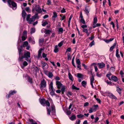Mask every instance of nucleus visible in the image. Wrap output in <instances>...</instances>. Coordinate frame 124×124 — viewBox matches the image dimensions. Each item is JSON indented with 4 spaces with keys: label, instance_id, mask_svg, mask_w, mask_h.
<instances>
[{
    "label": "nucleus",
    "instance_id": "nucleus-1",
    "mask_svg": "<svg viewBox=\"0 0 124 124\" xmlns=\"http://www.w3.org/2000/svg\"><path fill=\"white\" fill-rule=\"evenodd\" d=\"M30 52L25 51V53L23 56L21 57V61H22L23 59L25 58L26 60L30 62H31L30 58Z\"/></svg>",
    "mask_w": 124,
    "mask_h": 124
},
{
    "label": "nucleus",
    "instance_id": "nucleus-2",
    "mask_svg": "<svg viewBox=\"0 0 124 124\" xmlns=\"http://www.w3.org/2000/svg\"><path fill=\"white\" fill-rule=\"evenodd\" d=\"M17 48L19 56L18 60L20 62L21 61V57H22V56H23L25 53V51L26 50H23L22 46H20V47H18Z\"/></svg>",
    "mask_w": 124,
    "mask_h": 124
},
{
    "label": "nucleus",
    "instance_id": "nucleus-3",
    "mask_svg": "<svg viewBox=\"0 0 124 124\" xmlns=\"http://www.w3.org/2000/svg\"><path fill=\"white\" fill-rule=\"evenodd\" d=\"M7 1L9 6L13 9H15L16 8L17 4L16 2L11 0H8Z\"/></svg>",
    "mask_w": 124,
    "mask_h": 124
},
{
    "label": "nucleus",
    "instance_id": "nucleus-4",
    "mask_svg": "<svg viewBox=\"0 0 124 124\" xmlns=\"http://www.w3.org/2000/svg\"><path fill=\"white\" fill-rule=\"evenodd\" d=\"M40 85V88L41 90H45L46 84V82L44 79L41 81Z\"/></svg>",
    "mask_w": 124,
    "mask_h": 124
},
{
    "label": "nucleus",
    "instance_id": "nucleus-5",
    "mask_svg": "<svg viewBox=\"0 0 124 124\" xmlns=\"http://www.w3.org/2000/svg\"><path fill=\"white\" fill-rule=\"evenodd\" d=\"M44 72V73L49 78H52L53 77V74L51 71L46 70H45Z\"/></svg>",
    "mask_w": 124,
    "mask_h": 124
},
{
    "label": "nucleus",
    "instance_id": "nucleus-6",
    "mask_svg": "<svg viewBox=\"0 0 124 124\" xmlns=\"http://www.w3.org/2000/svg\"><path fill=\"white\" fill-rule=\"evenodd\" d=\"M35 10L38 13H40L42 12L41 8L39 5L35 4Z\"/></svg>",
    "mask_w": 124,
    "mask_h": 124
},
{
    "label": "nucleus",
    "instance_id": "nucleus-7",
    "mask_svg": "<svg viewBox=\"0 0 124 124\" xmlns=\"http://www.w3.org/2000/svg\"><path fill=\"white\" fill-rule=\"evenodd\" d=\"M90 9L89 6L86 5L85 7V9L84 11L86 13V14L88 16L90 11Z\"/></svg>",
    "mask_w": 124,
    "mask_h": 124
},
{
    "label": "nucleus",
    "instance_id": "nucleus-8",
    "mask_svg": "<svg viewBox=\"0 0 124 124\" xmlns=\"http://www.w3.org/2000/svg\"><path fill=\"white\" fill-rule=\"evenodd\" d=\"M56 84L58 89L61 88L63 85L60 81H56Z\"/></svg>",
    "mask_w": 124,
    "mask_h": 124
},
{
    "label": "nucleus",
    "instance_id": "nucleus-9",
    "mask_svg": "<svg viewBox=\"0 0 124 124\" xmlns=\"http://www.w3.org/2000/svg\"><path fill=\"white\" fill-rule=\"evenodd\" d=\"M99 69H101L104 67L105 66V64L103 62L101 63H98L97 64Z\"/></svg>",
    "mask_w": 124,
    "mask_h": 124
},
{
    "label": "nucleus",
    "instance_id": "nucleus-10",
    "mask_svg": "<svg viewBox=\"0 0 124 124\" xmlns=\"http://www.w3.org/2000/svg\"><path fill=\"white\" fill-rule=\"evenodd\" d=\"M46 65L47 66H48V64L46 62H43V61L41 62V66L42 68L43 69L44 71L45 70H46V69L45 68V67Z\"/></svg>",
    "mask_w": 124,
    "mask_h": 124
},
{
    "label": "nucleus",
    "instance_id": "nucleus-11",
    "mask_svg": "<svg viewBox=\"0 0 124 124\" xmlns=\"http://www.w3.org/2000/svg\"><path fill=\"white\" fill-rule=\"evenodd\" d=\"M57 13L56 12H53V15L52 18V19L54 21H55V18L57 17Z\"/></svg>",
    "mask_w": 124,
    "mask_h": 124
},
{
    "label": "nucleus",
    "instance_id": "nucleus-12",
    "mask_svg": "<svg viewBox=\"0 0 124 124\" xmlns=\"http://www.w3.org/2000/svg\"><path fill=\"white\" fill-rule=\"evenodd\" d=\"M28 41L29 43H31L32 44H35V42L33 38L29 37L28 38Z\"/></svg>",
    "mask_w": 124,
    "mask_h": 124
},
{
    "label": "nucleus",
    "instance_id": "nucleus-13",
    "mask_svg": "<svg viewBox=\"0 0 124 124\" xmlns=\"http://www.w3.org/2000/svg\"><path fill=\"white\" fill-rule=\"evenodd\" d=\"M26 15L27 14L25 11L24 10H23L22 12V16L24 19H25L26 16Z\"/></svg>",
    "mask_w": 124,
    "mask_h": 124
},
{
    "label": "nucleus",
    "instance_id": "nucleus-14",
    "mask_svg": "<svg viewBox=\"0 0 124 124\" xmlns=\"http://www.w3.org/2000/svg\"><path fill=\"white\" fill-rule=\"evenodd\" d=\"M61 91L62 94H63L64 93L65 91V90L66 88V87L64 85H63L61 87Z\"/></svg>",
    "mask_w": 124,
    "mask_h": 124
},
{
    "label": "nucleus",
    "instance_id": "nucleus-15",
    "mask_svg": "<svg viewBox=\"0 0 124 124\" xmlns=\"http://www.w3.org/2000/svg\"><path fill=\"white\" fill-rule=\"evenodd\" d=\"M34 18L32 16V17L30 18L27 21L29 24H31L35 20Z\"/></svg>",
    "mask_w": 124,
    "mask_h": 124
},
{
    "label": "nucleus",
    "instance_id": "nucleus-16",
    "mask_svg": "<svg viewBox=\"0 0 124 124\" xmlns=\"http://www.w3.org/2000/svg\"><path fill=\"white\" fill-rule=\"evenodd\" d=\"M94 78H91L90 79V84L91 85L92 87L93 88H94V87L93 85V83H94Z\"/></svg>",
    "mask_w": 124,
    "mask_h": 124
},
{
    "label": "nucleus",
    "instance_id": "nucleus-17",
    "mask_svg": "<svg viewBox=\"0 0 124 124\" xmlns=\"http://www.w3.org/2000/svg\"><path fill=\"white\" fill-rule=\"evenodd\" d=\"M28 121L30 122L31 124H38L35 122V121L33 119H29Z\"/></svg>",
    "mask_w": 124,
    "mask_h": 124
},
{
    "label": "nucleus",
    "instance_id": "nucleus-18",
    "mask_svg": "<svg viewBox=\"0 0 124 124\" xmlns=\"http://www.w3.org/2000/svg\"><path fill=\"white\" fill-rule=\"evenodd\" d=\"M54 51L55 53H57L59 51V49L57 45H56L55 46Z\"/></svg>",
    "mask_w": 124,
    "mask_h": 124
},
{
    "label": "nucleus",
    "instance_id": "nucleus-19",
    "mask_svg": "<svg viewBox=\"0 0 124 124\" xmlns=\"http://www.w3.org/2000/svg\"><path fill=\"white\" fill-rule=\"evenodd\" d=\"M109 80L112 81V82H116L117 81V78H108Z\"/></svg>",
    "mask_w": 124,
    "mask_h": 124
},
{
    "label": "nucleus",
    "instance_id": "nucleus-20",
    "mask_svg": "<svg viewBox=\"0 0 124 124\" xmlns=\"http://www.w3.org/2000/svg\"><path fill=\"white\" fill-rule=\"evenodd\" d=\"M34 68L33 71L36 73L39 71V70L38 68L36 66H34L33 67Z\"/></svg>",
    "mask_w": 124,
    "mask_h": 124
},
{
    "label": "nucleus",
    "instance_id": "nucleus-21",
    "mask_svg": "<svg viewBox=\"0 0 124 124\" xmlns=\"http://www.w3.org/2000/svg\"><path fill=\"white\" fill-rule=\"evenodd\" d=\"M96 108H90L89 109V113H91L93 112L94 111H96Z\"/></svg>",
    "mask_w": 124,
    "mask_h": 124
},
{
    "label": "nucleus",
    "instance_id": "nucleus-22",
    "mask_svg": "<svg viewBox=\"0 0 124 124\" xmlns=\"http://www.w3.org/2000/svg\"><path fill=\"white\" fill-rule=\"evenodd\" d=\"M93 24V28H95L96 27L100 26L101 25V24L100 23H97V24Z\"/></svg>",
    "mask_w": 124,
    "mask_h": 124
},
{
    "label": "nucleus",
    "instance_id": "nucleus-23",
    "mask_svg": "<svg viewBox=\"0 0 124 124\" xmlns=\"http://www.w3.org/2000/svg\"><path fill=\"white\" fill-rule=\"evenodd\" d=\"M119 53V50L118 49H117L116 50V56L118 58H120V56Z\"/></svg>",
    "mask_w": 124,
    "mask_h": 124
},
{
    "label": "nucleus",
    "instance_id": "nucleus-24",
    "mask_svg": "<svg viewBox=\"0 0 124 124\" xmlns=\"http://www.w3.org/2000/svg\"><path fill=\"white\" fill-rule=\"evenodd\" d=\"M46 101L44 99H41L40 101V103L42 104H45Z\"/></svg>",
    "mask_w": 124,
    "mask_h": 124
},
{
    "label": "nucleus",
    "instance_id": "nucleus-25",
    "mask_svg": "<svg viewBox=\"0 0 124 124\" xmlns=\"http://www.w3.org/2000/svg\"><path fill=\"white\" fill-rule=\"evenodd\" d=\"M76 77L78 78H83L84 77L83 75L79 73L77 74V75Z\"/></svg>",
    "mask_w": 124,
    "mask_h": 124
},
{
    "label": "nucleus",
    "instance_id": "nucleus-26",
    "mask_svg": "<svg viewBox=\"0 0 124 124\" xmlns=\"http://www.w3.org/2000/svg\"><path fill=\"white\" fill-rule=\"evenodd\" d=\"M116 43H115L113 46L110 47V51H112L113 50V49L116 46Z\"/></svg>",
    "mask_w": 124,
    "mask_h": 124
},
{
    "label": "nucleus",
    "instance_id": "nucleus-27",
    "mask_svg": "<svg viewBox=\"0 0 124 124\" xmlns=\"http://www.w3.org/2000/svg\"><path fill=\"white\" fill-rule=\"evenodd\" d=\"M97 22V17H95L93 19V24H96Z\"/></svg>",
    "mask_w": 124,
    "mask_h": 124
},
{
    "label": "nucleus",
    "instance_id": "nucleus-28",
    "mask_svg": "<svg viewBox=\"0 0 124 124\" xmlns=\"http://www.w3.org/2000/svg\"><path fill=\"white\" fill-rule=\"evenodd\" d=\"M67 57H68V60H71V55L70 54V53H67Z\"/></svg>",
    "mask_w": 124,
    "mask_h": 124
},
{
    "label": "nucleus",
    "instance_id": "nucleus-29",
    "mask_svg": "<svg viewBox=\"0 0 124 124\" xmlns=\"http://www.w3.org/2000/svg\"><path fill=\"white\" fill-rule=\"evenodd\" d=\"M114 39V38H110L109 39L106 40L105 41L107 43H108L110 42L113 40Z\"/></svg>",
    "mask_w": 124,
    "mask_h": 124
},
{
    "label": "nucleus",
    "instance_id": "nucleus-30",
    "mask_svg": "<svg viewBox=\"0 0 124 124\" xmlns=\"http://www.w3.org/2000/svg\"><path fill=\"white\" fill-rule=\"evenodd\" d=\"M35 31V29L34 28H31L30 33L32 34L34 33Z\"/></svg>",
    "mask_w": 124,
    "mask_h": 124
},
{
    "label": "nucleus",
    "instance_id": "nucleus-31",
    "mask_svg": "<svg viewBox=\"0 0 124 124\" xmlns=\"http://www.w3.org/2000/svg\"><path fill=\"white\" fill-rule=\"evenodd\" d=\"M38 13L36 12L35 13V14L32 16L35 19L37 17L38 18Z\"/></svg>",
    "mask_w": 124,
    "mask_h": 124
},
{
    "label": "nucleus",
    "instance_id": "nucleus-32",
    "mask_svg": "<svg viewBox=\"0 0 124 124\" xmlns=\"http://www.w3.org/2000/svg\"><path fill=\"white\" fill-rule=\"evenodd\" d=\"M49 88H50V90H53V84L52 82H51L50 83V86H49Z\"/></svg>",
    "mask_w": 124,
    "mask_h": 124
},
{
    "label": "nucleus",
    "instance_id": "nucleus-33",
    "mask_svg": "<svg viewBox=\"0 0 124 124\" xmlns=\"http://www.w3.org/2000/svg\"><path fill=\"white\" fill-rule=\"evenodd\" d=\"M75 56H74L72 59V65L74 66L75 67H76V66L75 65L74 62V60L75 59Z\"/></svg>",
    "mask_w": 124,
    "mask_h": 124
},
{
    "label": "nucleus",
    "instance_id": "nucleus-34",
    "mask_svg": "<svg viewBox=\"0 0 124 124\" xmlns=\"http://www.w3.org/2000/svg\"><path fill=\"white\" fill-rule=\"evenodd\" d=\"M23 67H25L27 66L28 63L26 61H24L23 63Z\"/></svg>",
    "mask_w": 124,
    "mask_h": 124
},
{
    "label": "nucleus",
    "instance_id": "nucleus-35",
    "mask_svg": "<svg viewBox=\"0 0 124 124\" xmlns=\"http://www.w3.org/2000/svg\"><path fill=\"white\" fill-rule=\"evenodd\" d=\"M63 29L62 28H60L58 29V31L60 33H62L63 32Z\"/></svg>",
    "mask_w": 124,
    "mask_h": 124
},
{
    "label": "nucleus",
    "instance_id": "nucleus-36",
    "mask_svg": "<svg viewBox=\"0 0 124 124\" xmlns=\"http://www.w3.org/2000/svg\"><path fill=\"white\" fill-rule=\"evenodd\" d=\"M51 108L52 109V110L53 112V115H54L55 113V107L54 105H53L52 106Z\"/></svg>",
    "mask_w": 124,
    "mask_h": 124
},
{
    "label": "nucleus",
    "instance_id": "nucleus-37",
    "mask_svg": "<svg viewBox=\"0 0 124 124\" xmlns=\"http://www.w3.org/2000/svg\"><path fill=\"white\" fill-rule=\"evenodd\" d=\"M76 118V116L75 115H72L70 117V119L72 120H73Z\"/></svg>",
    "mask_w": 124,
    "mask_h": 124
},
{
    "label": "nucleus",
    "instance_id": "nucleus-38",
    "mask_svg": "<svg viewBox=\"0 0 124 124\" xmlns=\"http://www.w3.org/2000/svg\"><path fill=\"white\" fill-rule=\"evenodd\" d=\"M51 32V31L49 30H46L45 31V34H49Z\"/></svg>",
    "mask_w": 124,
    "mask_h": 124
},
{
    "label": "nucleus",
    "instance_id": "nucleus-39",
    "mask_svg": "<svg viewBox=\"0 0 124 124\" xmlns=\"http://www.w3.org/2000/svg\"><path fill=\"white\" fill-rule=\"evenodd\" d=\"M76 63L78 64H80L81 62L79 59H77L76 58Z\"/></svg>",
    "mask_w": 124,
    "mask_h": 124
},
{
    "label": "nucleus",
    "instance_id": "nucleus-40",
    "mask_svg": "<svg viewBox=\"0 0 124 124\" xmlns=\"http://www.w3.org/2000/svg\"><path fill=\"white\" fill-rule=\"evenodd\" d=\"M27 38V36H26L23 35L21 38L22 40L23 41H24L26 40Z\"/></svg>",
    "mask_w": 124,
    "mask_h": 124
},
{
    "label": "nucleus",
    "instance_id": "nucleus-41",
    "mask_svg": "<svg viewBox=\"0 0 124 124\" xmlns=\"http://www.w3.org/2000/svg\"><path fill=\"white\" fill-rule=\"evenodd\" d=\"M72 88L73 89H76L77 90H79V88L73 85H72Z\"/></svg>",
    "mask_w": 124,
    "mask_h": 124
},
{
    "label": "nucleus",
    "instance_id": "nucleus-42",
    "mask_svg": "<svg viewBox=\"0 0 124 124\" xmlns=\"http://www.w3.org/2000/svg\"><path fill=\"white\" fill-rule=\"evenodd\" d=\"M94 44V41L93 40L89 44V46L90 47H92Z\"/></svg>",
    "mask_w": 124,
    "mask_h": 124
},
{
    "label": "nucleus",
    "instance_id": "nucleus-43",
    "mask_svg": "<svg viewBox=\"0 0 124 124\" xmlns=\"http://www.w3.org/2000/svg\"><path fill=\"white\" fill-rule=\"evenodd\" d=\"M77 116L78 118H81L84 116V115L81 114L77 115Z\"/></svg>",
    "mask_w": 124,
    "mask_h": 124
},
{
    "label": "nucleus",
    "instance_id": "nucleus-44",
    "mask_svg": "<svg viewBox=\"0 0 124 124\" xmlns=\"http://www.w3.org/2000/svg\"><path fill=\"white\" fill-rule=\"evenodd\" d=\"M48 24V23L47 21H45L42 24V25L43 26H45L46 24Z\"/></svg>",
    "mask_w": 124,
    "mask_h": 124
},
{
    "label": "nucleus",
    "instance_id": "nucleus-45",
    "mask_svg": "<svg viewBox=\"0 0 124 124\" xmlns=\"http://www.w3.org/2000/svg\"><path fill=\"white\" fill-rule=\"evenodd\" d=\"M27 32L26 31H24L23 32V35L27 36Z\"/></svg>",
    "mask_w": 124,
    "mask_h": 124
},
{
    "label": "nucleus",
    "instance_id": "nucleus-46",
    "mask_svg": "<svg viewBox=\"0 0 124 124\" xmlns=\"http://www.w3.org/2000/svg\"><path fill=\"white\" fill-rule=\"evenodd\" d=\"M117 91L118 93L120 94L121 93V89L119 87H117Z\"/></svg>",
    "mask_w": 124,
    "mask_h": 124
},
{
    "label": "nucleus",
    "instance_id": "nucleus-47",
    "mask_svg": "<svg viewBox=\"0 0 124 124\" xmlns=\"http://www.w3.org/2000/svg\"><path fill=\"white\" fill-rule=\"evenodd\" d=\"M31 15L30 14H28L26 17V20L28 21L30 19V17L31 16Z\"/></svg>",
    "mask_w": 124,
    "mask_h": 124
},
{
    "label": "nucleus",
    "instance_id": "nucleus-48",
    "mask_svg": "<svg viewBox=\"0 0 124 124\" xmlns=\"http://www.w3.org/2000/svg\"><path fill=\"white\" fill-rule=\"evenodd\" d=\"M80 21L83 24H85V22L84 18L81 19Z\"/></svg>",
    "mask_w": 124,
    "mask_h": 124
},
{
    "label": "nucleus",
    "instance_id": "nucleus-49",
    "mask_svg": "<svg viewBox=\"0 0 124 124\" xmlns=\"http://www.w3.org/2000/svg\"><path fill=\"white\" fill-rule=\"evenodd\" d=\"M112 75L111 73L110 72H109L106 75V76L108 78H109V77Z\"/></svg>",
    "mask_w": 124,
    "mask_h": 124
},
{
    "label": "nucleus",
    "instance_id": "nucleus-50",
    "mask_svg": "<svg viewBox=\"0 0 124 124\" xmlns=\"http://www.w3.org/2000/svg\"><path fill=\"white\" fill-rule=\"evenodd\" d=\"M51 90L52 91L50 92V94L51 95L53 96L54 95V91L55 90Z\"/></svg>",
    "mask_w": 124,
    "mask_h": 124
},
{
    "label": "nucleus",
    "instance_id": "nucleus-51",
    "mask_svg": "<svg viewBox=\"0 0 124 124\" xmlns=\"http://www.w3.org/2000/svg\"><path fill=\"white\" fill-rule=\"evenodd\" d=\"M120 74L121 77H123V75H124V73L123 72V71L121 70L120 71Z\"/></svg>",
    "mask_w": 124,
    "mask_h": 124
},
{
    "label": "nucleus",
    "instance_id": "nucleus-52",
    "mask_svg": "<svg viewBox=\"0 0 124 124\" xmlns=\"http://www.w3.org/2000/svg\"><path fill=\"white\" fill-rule=\"evenodd\" d=\"M51 2L50 0H48L47 4L48 5H50L51 4Z\"/></svg>",
    "mask_w": 124,
    "mask_h": 124
},
{
    "label": "nucleus",
    "instance_id": "nucleus-53",
    "mask_svg": "<svg viewBox=\"0 0 124 124\" xmlns=\"http://www.w3.org/2000/svg\"><path fill=\"white\" fill-rule=\"evenodd\" d=\"M96 76L98 77H101L102 76V74H99L98 73H97L96 74Z\"/></svg>",
    "mask_w": 124,
    "mask_h": 124
},
{
    "label": "nucleus",
    "instance_id": "nucleus-54",
    "mask_svg": "<svg viewBox=\"0 0 124 124\" xmlns=\"http://www.w3.org/2000/svg\"><path fill=\"white\" fill-rule=\"evenodd\" d=\"M63 42L62 41L61 42H60V43H59L58 44V46L59 47L61 46L63 44Z\"/></svg>",
    "mask_w": 124,
    "mask_h": 124
},
{
    "label": "nucleus",
    "instance_id": "nucleus-55",
    "mask_svg": "<svg viewBox=\"0 0 124 124\" xmlns=\"http://www.w3.org/2000/svg\"><path fill=\"white\" fill-rule=\"evenodd\" d=\"M79 15H80V17L81 19H83V16L82 13V12H80L79 13Z\"/></svg>",
    "mask_w": 124,
    "mask_h": 124
},
{
    "label": "nucleus",
    "instance_id": "nucleus-56",
    "mask_svg": "<svg viewBox=\"0 0 124 124\" xmlns=\"http://www.w3.org/2000/svg\"><path fill=\"white\" fill-rule=\"evenodd\" d=\"M44 39L43 38H41L39 39V42L40 43L43 42L44 41Z\"/></svg>",
    "mask_w": 124,
    "mask_h": 124
},
{
    "label": "nucleus",
    "instance_id": "nucleus-57",
    "mask_svg": "<svg viewBox=\"0 0 124 124\" xmlns=\"http://www.w3.org/2000/svg\"><path fill=\"white\" fill-rule=\"evenodd\" d=\"M83 32H84L86 33H88V30L86 29H84L83 30Z\"/></svg>",
    "mask_w": 124,
    "mask_h": 124
},
{
    "label": "nucleus",
    "instance_id": "nucleus-58",
    "mask_svg": "<svg viewBox=\"0 0 124 124\" xmlns=\"http://www.w3.org/2000/svg\"><path fill=\"white\" fill-rule=\"evenodd\" d=\"M25 10L26 11L28 12H30V11L29 7H26L25 8Z\"/></svg>",
    "mask_w": 124,
    "mask_h": 124
},
{
    "label": "nucleus",
    "instance_id": "nucleus-59",
    "mask_svg": "<svg viewBox=\"0 0 124 124\" xmlns=\"http://www.w3.org/2000/svg\"><path fill=\"white\" fill-rule=\"evenodd\" d=\"M11 95H12L10 93V92H9L8 94L6 95V98H9L10 96H11Z\"/></svg>",
    "mask_w": 124,
    "mask_h": 124
},
{
    "label": "nucleus",
    "instance_id": "nucleus-60",
    "mask_svg": "<svg viewBox=\"0 0 124 124\" xmlns=\"http://www.w3.org/2000/svg\"><path fill=\"white\" fill-rule=\"evenodd\" d=\"M45 103H46V105L48 106H50V103L48 101H46L45 102Z\"/></svg>",
    "mask_w": 124,
    "mask_h": 124
},
{
    "label": "nucleus",
    "instance_id": "nucleus-61",
    "mask_svg": "<svg viewBox=\"0 0 124 124\" xmlns=\"http://www.w3.org/2000/svg\"><path fill=\"white\" fill-rule=\"evenodd\" d=\"M61 12L62 13H64L65 12H66L65 9L64 8H63V9L61 10Z\"/></svg>",
    "mask_w": 124,
    "mask_h": 124
},
{
    "label": "nucleus",
    "instance_id": "nucleus-62",
    "mask_svg": "<svg viewBox=\"0 0 124 124\" xmlns=\"http://www.w3.org/2000/svg\"><path fill=\"white\" fill-rule=\"evenodd\" d=\"M122 40L123 41V42L124 43V33L123 32L122 34Z\"/></svg>",
    "mask_w": 124,
    "mask_h": 124
},
{
    "label": "nucleus",
    "instance_id": "nucleus-63",
    "mask_svg": "<svg viewBox=\"0 0 124 124\" xmlns=\"http://www.w3.org/2000/svg\"><path fill=\"white\" fill-rule=\"evenodd\" d=\"M47 54H45L44 53H43L42 54V57L43 58H45L47 56Z\"/></svg>",
    "mask_w": 124,
    "mask_h": 124
},
{
    "label": "nucleus",
    "instance_id": "nucleus-64",
    "mask_svg": "<svg viewBox=\"0 0 124 124\" xmlns=\"http://www.w3.org/2000/svg\"><path fill=\"white\" fill-rule=\"evenodd\" d=\"M99 118L97 117H96L95 119L94 122L96 123L99 120Z\"/></svg>",
    "mask_w": 124,
    "mask_h": 124
}]
</instances>
